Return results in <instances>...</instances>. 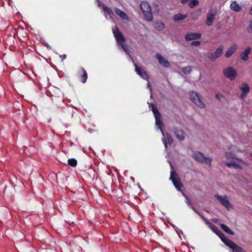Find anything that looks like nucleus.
Segmentation results:
<instances>
[{"label": "nucleus", "mask_w": 252, "mask_h": 252, "mask_svg": "<svg viewBox=\"0 0 252 252\" xmlns=\"http://www.w3.org/2000/svg\"><path fill=\"white\" fill-rule=\"evenodd\" d=\"M174 133L177 138L180 140H183L185 139V135L184 132L182 130L180 129H176L174 130Z\"/></svg>", "instance_id": "nucleus-20"}, {"label": "nucleus", "mask_w": 252, "mask_h": 252, "mask_svg": "<svg viewBox=\"0 0 252 252\" xmlns=\"http://www.w3.org/2000/svg\"><path fill=\"white\" fill-rule=\"evenodd\" d=\"M73 223V221H72V222L71 223H68V224L70 225L71 224H72Z\"/></svg>", "instance_id": "nucleus-47"}, {"label": "nucleus", "mask_w": 252, "mask_h": 252, "mask_svg": "<svg viewBox=\"0 0 252 252\" xmlns=\"http://www.w3.org/2000/svg\"><path fill=\"white\" fill-rule=\"evenodd\" d=\"M182 194L186 198V200H185V202L186 203V204H187V205L192 210H193L196 213H197L198 214V213L197 212V211H196V210L195 209V208L193 207V206L191 204V203L190 202L189 200V199L188 197V196H187L184 192H182Z\"/></svg>", "instance_id": "nucleus-24"}, {"label": "nucleus", "mask_w": 252, "mask_h": 252, "mask_svg": "<svg viewBox=\"0 0 252 252\" xmlns=\"http://www.w3.org/2000/svg\"><path fill=\"white\" fill-rule=\"evenodd\" d=\"M191 67L189 66H187L184 67L182 69L183 72L185 74H188L190 73L191 71Z\"/></svg>", "instance_id": "nucleus-34"}, {"label": "nucleus", "mask_w": 252, "mask_h": 252, "mask_svg": "<svg viewBox=\"0 0 252 252\" xmlns=\"http://www.w3.org/2000/svg\"><path fill=\"white\" fill-rule=\"evenodd\" d=\"M152 94H151L150 97H152Z\"/></svg>", "instance_id": "nucleus-51"}, {"label": "nucleus", "mask_w": 252, "mask_h": 252, "mask_svg": "<svg viewBox=\"0 0 252 252\" xmlns=\"http://www.w3.org/2000/svg\"><path fill=\"white\" fill-rule=\"evenodd\" d=\"M60 57L62 58V62H63V60L66 59V55L65 54H63V55H61Z\"/></svg>", "instance_id": "nucleus-41"}, {"label": "nucleus", "mask_w": 252, "mask_h": 252, "mask_svg": "<svg viewBox=\"0 0 252 252\" xmlns=\"http://www.w3.org/2000/svg\"><path fill=\"white\" fill-rule=\"evenodd\" d=\"M230 9L235 12H239L241 10V7L236 1H233L230 6Z\"/></svg>", "instance_id": "nucleus-21"}, {"label": "nucleus", "mask_w": 252, "mask_h": 252, "mask_svg": "<svg viewBox=\"0 0 252 252\" xmlns=\"http://www.w3.org/2000/svg\"><path fill=\"white\" fill-rule=\"evenodd\" d=\"M188 1V0H181V3H186V2H187Z\"/></svg>", "instance_id": "nucleus-44"}, {"label": "nucleus", "mask_w": 252, "mask_h": 252, "mask_svg": "<svg viewBox=\"0 0 252 252\" xmlns=\"http://www.w3.org/2000/svg\"><path fill=\"white\" fill-rule=\"evenodd\" d=\"M154 27L158 31H162L164 29V25L161 22H157L154 23Z\"/></svg>", "instance_id": "nucleus-25"}, {"label": "nucleus", "mask_w": 252, "mask_h": 252, "mask_svg": "<svg viewBox=\"0 0 252 252\" xmlns=\"http://www.w3.org/2000/svg\"><path fill=\"white\" fill-rule=\"evenodd\" d=\"M92 223V221H90V224Z\"/></svg>", "instance_id": "nucleus-52"}, {"label": "nucleus", "mask_w": 252, "mask_h": 252, "mask_svg": "<svg viewBox=\"0 0 252 252\" xmlns=\"http://www.w3.org/2000/svg\"><path fill=\"white\" fill-rule=\"evenodd\" d=\"M221 239V240L226 245L231 240L225 236L224 234L220 230H219L217 234H216Z\"/></svg>", "instance_id": "nucleus-19"}, {"label": "nucleus", "mask_w": 252, "mask_h": 252, "mask_svg": "<svg viewBox=\"0 0 252 252\" xmlns=\"http://www.w3.org/2000/svg\"><path fill=\"white\" fill-rule=\"evenodd\" d=\"M223 75L230 80H233L237 76L236 70L232 67H227L222 71Z\"/></svg>", "instance_id": "nucleus-8"}, {"label": "nucleus", "mask_w": 252, "mask_h": 252, "mask_svg": "<svg viewBox=\"0 0 252 252\" xmlns=\"http://www.w3.org/2000/svg\"><path fill=\"white\" fill-rule=\"evenodd\" d=\"M236 159H237V160H239V161H242V160L239 159V158H237Z\"/></svg>", "instance_id": "nucleus-48"}, {"label": "nucleus", "mask_w": 252, "mask_h": 252, "mask_svg": "<svg viewBox=\"0 0 252 252\" xmlns=\"http://www.w3.org/2000/svg\"><path fill=\"white\" fill-rule=\"evenodd\" d=\"M2 223V221H0V224Z\"/></svg>", "instance_id": "nucleus-53"}, {"label": "nucleus", "mask_w": 252, "mask_h": 252, "mask_svg": "<svg viewBox=\"0 0 252 252\" xmlns=\"http://www.w3.org/2000/svg\"><path fill=\"white\" fill-rule=\"evenodd\" d=\"M114 11H115V13L118 16H119L122 19L128 21V20H129L128 17L124 11H122V10H121L118 8H115L114 9Z\"/></svg>", "instance_id": "nucleus-18"}, {"label": "nucleus", "mask_w": 252, "mask_h": 252, "mask_svg": "<svg viewBox=\"0 0 252 252\" xmlns=\"http://www.w3.org/2000/svg\"><path fill=\"white\" fill-rule=\"evenodd\" d=\"M113 33L116 40L119 48L122 49L126 54L132 60V58L129 55L128 47L125 45V39L124 36L121 32L119 31L117 27H116L115 29H113Z\"/></svg>", "instance_id": "nucleus-2"}, {"label": "nucleus", "mask_w": 252, "mask_h": 252, "mask_svg": "<svg viewBox=\"0 0 252 252\" xmlns=\"http://www.w3.org/2000/svg\"><path fill=\"white\" fill-rule=\"evenodd\" d=\"M221 228L226 233L231 234L234 235V233L233 231L231 230L227 226L224 224H220Z\"/></svg>", "instance_id": "nucleus-26"}, {"label": "nucleus", "mask_w": 252, "mask_h": 252, "mask_svg": "<svg viewBox=\"0 0 252 252\" xmlns=\"http://www.w3.org/2000/svg\"><path fill=\"white\" fill-rule=\"evenodd\" d=\"M223 50V46L221 45L218 47L214 53L218 58L221 56Z\"/></svg>", "instance_id": "nucleus-29"}, {"label": "nucleus", "mask_w": 252, "mask_h": 252, "mask_svg": "<svg viewBox=\"0 0 252 252\" xmlns=\"http://www.w3.org/2000/svg\"><path fill=\"white\" fill-rule=\"evenodd\" d=\"M96 1L98 2V6H99L100 4V2H99V0H96Z\"/></svg>", "instance_id": "nucleus-46"}, {"label": "nucleus", "mask_w": 252, "mask_h": 252, "mask_svg": "<svg viewBox=\"0 0 252 252\" xmlns=\"http://www.w3.org/2000/svg\"><path fill=\"white\" fill-rule=\"evenodd\" d=\"M199 1L198 0H190L188 3L189 6L193 8L194 6L198 5Z\"/></svg>", "instance_id": "nucleus-31"}, {"label": "nucleus", "mask_w": 252, "mask_h": 252, "mask_svg": "<svg viewBox=\"0 0 252 252\" xmlns=\"http://www.w3.org/2000/svg\"><path fill=\"white\" fill-rule=\"evenodd\" d=\"M200 42L199 41H193L191 43V45L192 46H198V45H200Z\"/></svg>", "instance_id": "nucleus-39"}, {"label": "nucleus", "mask_w": 252, "mask_h": 252, "mask_svg": "<svg viewBox=\"0 0 252 252\" xmlns=\"http://www.w3.org/2000/svg\"><path fill=\"white\" fill-rule=\"evenodd\" d=\"M189 97L190 100L193 102L196 105L198 106L200 108H204L205 107V105L202 100L201 97L199 94L195 92H191L189 93Z\"/></svg>", "instance_id": "nucleus-6"}, {"label": "nucleus", "mask_w": 252, "mask_h": 252, "mask_svg": "<svg viewBox=\"0 0 252 252\" xmlns=\"http://www.w3.org/2000/svg\"><path fill=\"white\" fill-rule=\"evenodd\" d=\"M152 107V110L153 111V113L154 115L155 119H156V125L157 126H158V128L160 130L162 135V141L163 142V144L165 148V149L167 147V143L166 140H165V134L164 132L163 131L162 127H163V124L162 121L160 120V114L158 112L157 107L154 105V104H151L149 107Z\"/></svg>", "instance_id": "nucleus-1"}, {"label": "nucleus", "mask_w": 252, "mask_h": 252, "mask_svg": "<svg viewBox=\"0 0 252 252\" xmlns=\"http://www.w3.org/2000/svg\"><path fill=\"white\" fill-rule=\"evenodd\" d=\"M226 158L228 159H231L234 158L233 155L231 153L226 152L225 154Z\"/></svg>", "instance_id": "nucleus-35"}, {"label": "nucleus", "mask_w": 252, "mask_h": 252, "mask_svg": "<svg viewBox=\"0 0 252 252\" xmlns=\"http://www.w3.org/2000/svg\"><path fill=\"white\" fill-rule=\"evenodd\" d=\"M226 246L229 247L230 249L232 250V252H243V249L238 246L236 244H235L232 241H231L229 242Z\"/></svg>", "instance_id": "nucleus-14"}, {"label": "nucleus", "mask_w": 252, "mask_h": 252, "mask_svg": "<svg viewBox=\"0 0 252 252\" xmlns=\"http://www.w3.org/2000/svg\"><path fill=\"white\" fill-rule=\"evenodd\" d=\"M212 220H213V221L217 220V219Z\"/></svg>", "instance_id": "nucleus-50"}, {"label": "nucleus", "mask_w": 252, "mask_h": 252, "mask_svg": "<svg viewBox=\"0 0 252 252\" xmlns=\"http://www.w3.org/2000/svg\"><path fill=\"white\" fill-rule=\"evenodd\" d=\"M169 163L170 166L171 168H172V169H173V166L172 164L171 163V162L170 161H169Z\"/></svg>", "instance_id": "nucleus-45"}, {"label": "nucleus", "mask_w": 252, "mask_h": 252, "mask_svg": "<svg viewBox=\"0 0 252 252\" xmlns=\"http://www.w3.org/2000/svg\"><path fill=\"white\" fill-rule=\"evenodd\" d=\"M216 97L217 99H219V100H220L221 98H222L223 97V96L221 94H217L216 95Z\"/></svg>", "instance_id": "nucleus-40"}, {"label": "nucleus", "mask_w": 252, "mask_h": 252, "mask_svg": "<svg viewBox=\"0 0 252 252\" xmlns=\"http://www.w3.org/2000/svg\"><path fill=\"white\" fill-rule=\"evenodd\" d=\"M226 165H227V166H228L229 167H234V168H239L240 167L239 164L236 163L235 162L232 161L227 162Z\"/></svg>", "instance_id": "nucleus-33"}, {"label": "nucleus", "mask_w": 252, "mask_h": 252, "mask_svg": "<svg viewBox=\"0 0 252 252\" xmlns=\"http://www.w3.org/2000/svg\"><path fill=\"white\" fill-rule=\"evenodd\" d=\"M81 70H82V72L83 73V75H82V80L81 81L83 83H84L86 82L87 79V73L85 70L83 68H81Z\"/></svg>", "instance_id": "nucleus-30"}, {"label": "nucleus", "mask_w": 252, "mask_h": 252, "mask_svg": "<svg viewBox=\"0 0 252 252\" xmlns=\"http://www.w3.org/2000/svg\"><path fill=\"white\" fill-rule=\"evenodd\" d=\"M141 9L145 16L147 21L151 22L153 20V15L151 13V8L150 4L147 1H143L140 5Z\"/></svg>", "instance_id": "nucleus-4"}, {"label": "nucleus", "mask_w": 252, "mask_h": 252, "mask_svg": "<svg viewBox=\"0 0 252 252\" xmlns=\"http://www.w3.org/2000/svg\"><path fill=\"white\" fill-rule=\"evenodd\" d=\"M238 45L236 43H233L231 46L227 49L225 54V57L227 58L230 57L232 54L235 52Z\"/></svg>", "instance_id": "nucleus-16"}, {"label": "nucleus", "mask_w": 252, "mask_h": 252, "mask_svg": "<svg viewBox=\"0 0 252 252\" xmlns=\"http://www.w3.org/2000/svg\"><path fill=\"white\" fill-rule=\"evenodd\" d=\"M170 180H171L176 188L179 190H181V188L183 187V185L180 182L179 175L174 170H172L170 173Z\"/></svg>", "instance_id": "nucleus-7"}, {"label": "nucleus", "mask_w": 252, "mask_h": 252, "mask_svg": "<svg viewBox=\"0 0 252 252\" xmlns=\"http://www.w3.org/2000/svg\"><path fill=\"white\" fill-rule=\"evenodd\" d=\"M201 35L200 33L194 32H189L187 33L185 38L186 40L189 41L195 39H199L201 38Z\"/></svg>", "instance_id": "nucleus-13"}, {"label": "nucleus", "mask_w": 252, "mask_h": 252, "mask_svg": "<svg viewBox=\"0 0 252 252\" xmlns=\"http://www.w3.org/2000/svg\"><path fill=\"white\" fill-rule=\"evenodd\" d=\"M159 63L165 67L169 66V63L168 61L163 58L160 54L157 53L156 55Z\"/></svg>", "instance_id": "nucleus-15"}, {"label": "nucleus", "mask_w": 252, "mask_h": 252, "mask_svg": "<svg viewBox=\"0 0 252 252\" xmlns=\"http://www.w3.org/2000/svg\"><path fill=\"white\" fill-rule=\"evenodd\" d=\"M239 89L242 92L241 94V99H244L246 97V96L250 93V88L248 84L243 83L241 85H240Z\"/></svg>", "instance_id": "nucleus-10"}, {"label": "nucleus", "mask_w": 252, "mask_h": 252, "mask_svg": "<svg viewBox=\"0 0 252 252\" xmlns=\"http://www.w3.org/2000/svg\"><path fill=\"white\" fill-rule=\"evenodd\" d=\"M44 45L45 46H46L48 48L51 49V47L49 46V45L48 44H47V43H44Z\"/></svg>", "instance_id": "nucleus-43"}, {"label": "nucleus", "mask_w": 252, "mask_h": 252, "mask_svg": "<svg viewBox=\"0 0 252 252\" xmlns=\"http://www.w3.org/2000/svg\"><path fill=\"white\" fill-rule=\"evenodd\" d=\"M218 57L216 56V55L214 54V53H213L212 54H211L209 57V59L210 60V61H211L212 62H214L215 61Z\"/></svg>", "instance_id": "nucleus-36"}, {"label": "nucleus", "mask_w": 252, "mask_h": 252, "mask_svg": "<svg viewBox=\"0 0 252 252\" xmlns=\"http://www.w3.org/2000/svg\"><path fill=\"white\" fill-rule=\"evenodd\" d=\"M247 31L249 33H252V21H251L247 28Z\"/></svg>", "instance_id": "nucleus-38"}, {"label": "nucleus", "mask_w": 252, "mask_h": 252, "mask_svg": "<svg viewBox=\"0 0 252 252\" xmlns=\"http://www.w3.org/2000/svg\"><path fill=\"white\" fill-rule=\"evenodd\" d=\"M102 7L103 11L109 16L110 18H112V16L114 15L112 10L103 4H102Z\"/></svg>", "instance_id": "nucleus-22"}, {"label": "nucleus", "mask_w": 252, "mask_h": 252, "mask_svg": "<svg viewBox=\"0 0 252 252\" xmlns=\"http://www.w3.org/2000/svg\"><path fill=\"white\" fill-rule=\"evenodd\" d=\"M135 71L137 74L140 76L143 79L148 80L149 75L145 70L141 67H139L136 63H134Z\"/></svg>", "instance_id": "nucleus-11"}, {"label": "nucleus", "mask_w": 252, "mask_h": 252, "mask_svg": "<svg viewBox=\"0 0 252 252\" xmlns=\"http://www.w3.org/2000/svg\"><path fill=\"white\" fill-rule=\"evenodd\" d=\"M166 137L168 143L169 144H171L173 143V139L170 135V134L168 133H166Z\"/></svg>", "instance_id": "nucleus-37"}, {"label": "nucleus", "mask_w": 252, "mask_h": 252, "mask_svg": "<svg viewBox=\"0 0 252 252\" xmlns=\"http://www.w3.org/2000/svg\"><path fill=\"white\" fill-rule=\"evenodd\" d=\"M147 88H149V90H150V91L151 92H152V89L150 87V83L149 81H148V84H147Z\"/></svg>", "instance_id": "nucleus-42"}, {"label": "nucleus", "mask_w": 252, "mask_h": 252, "mask_svg": "<svg viewBox=\"0 0 252 252\" xmlns=\"http://www.w3.org/2000/svg\"><path fill=\"white\" fill-rule=\"evenodd\" d=\"M217 12V11L215 9H211L208 11L206 21V24L207 26H210L213 24V22L215 20V17Z\"/></svg>", "instance_id": "nucleus-9"}, {"label": "nucleus", "mask_w": 252, "mask_h": 252, "mask_svg": "<svg viewBox=\"0 0 252 252\" xmlns=\"http://www.w3.org/2000/svg\"><path fill=\"white\" fill-rule=\"evenodd\" d=\"M215 197L228 211L233 209V205L231 204L229 202L228 197L227 195H220L219 194H215Z\"/></svg>", "instance_id": "nucleus-5"}, {"label": "nucleus", "mask_w": 252, "mask_h": 252, "mask_svg": "<svg viewBox=\"0 0 252 252\" xmlns=\"http://www.w3.org/2000/svg\"><path fill=\"white\" fill-rule=\"evenodd\" d=\"M167 222L170 224L171 226H173V227L174 228V229L176 230V231L179 234V232L181 233V234H183L182 230H186L187 229V227L185 225H181L180 224H178L177 225L175 224H174L172 223V221H168Z\"/></svg>", "instance_id": "nucleus-17"}, {"label": "nucleus", "mask_w": 252, "mask_h": 252, "mask_svg": "<svg viewBox=\"0 0 252 252\" xmlns=\"http://www.w3.org/2000/svg\"><path fill=\"white\" fill-rule=\"evenodd\" d=\"M201 12V9H198L197 11L192 13L191 18L193 20H196L198 19Z\"/></svg>", "instance_id": "nucleus-28"}, {"label": "nucleus", "mask_w": 252, "mask_h": 252, "mask_svg": "<svg viewBox=\"0 0 252 252\" xmlns=\"http://www.w3.org/2000/svg\"><path fill=\"white\" fill-rule=\"evenodd\" d=\"M186 17H187V16L186 15H182L180 13H178V14H175L174 16V20L175 22H177V21L184 19Z\"/></svg>", "instance_id": "nucleus-27"}, {"label": "nucleus", "mask_w": 252, "mask_h": 252, "mask_svg": "<svg viewBox=\"0 0 252 252\" xmlns=\"http://www.w3.org/2000/svg\"><path fill=\"white\" fill-rule=\"evenodd\" d=\"M206 224L216 234H217L218 232L220 230L211 221H206Z\"/></svg>", "instance_id": "nucleus-23"}, {"label": "nucleus", "mask_w": 252, "mask_h": 252, "mask_svg": "<svg viewBox=\"0 0 252 252\" xmlns=\"http://www.w3.org/2000/svg\"><path fill=\"white\" fill-rule=\"evenodd\" d=\"M252 49L250 46L247 47L240 54L241 59L244 61H247L249 59V55L251 53Z\"/></svg>", "instance_id": "nucleus-12"}, {"label": "nucleus", "mask_w": 252, "mask_h": 252, "mask_svg": "<svg viewBox=\"0 0 252 252\" xmlns=\"http://www.w3.org/2000/svg\"><path fill=\"white\" fill-rule=\"evenodd\" d=\"M191 156L194 160L198 162L204 163L210 166L211 165V162L212 161V158L205 157L202 153L199 151L193 152Z\"/></svg>", "instance_id": "nucleus-3"}, {"label": "nucleus", "mask_w": 252, "mask_h": 252, "mask_svg": "<svg viewBox=\"0 0 252 252\" xmlns=\"http://www.w3.org/2000/svg\"><path fill=\"white\" fill-rule=\"evenodd\" d=\"M105 18H107V15H106V13H105Z\"/></svg>", "instance_id": "nucleus-49"}, {"label": "nucleus", "mask_w": 252, "mask_h": 252, "mask_svg": "<svg viewBox=\"0 0 252 252\" xmlns=\"http://www.w3.org/2000/svg\"><path fill=\"white\" fill-rule=\"evenodd\" d=\"M77 161L75 158H70L68 160V164L72 167H75L77 165Z\"/></svg>", "instance_id": "nucleus-32"}]
</instances>
